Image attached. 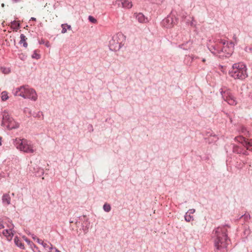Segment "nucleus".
Wrapping results in <instances>:
<instances>
[{
    "instance_id": "1",
    "label": "nucleus",
    "mask_w": 252,
    "mask_h": 252,
    "mask_svg": "<svg viewBox=\"0 0 252 252\" xmlns=\"http://www.w3.org/2000/svg\"><path fill=\"white\" fill-rule=\"evenodd\" d=\"M227 230L224 226L219 227L214 231V246L215 252H227L228 239Z\"/></svg>"
},
{
    "instance_id": "2",
    "label": "nucleus",
    "mask_w": 252,
    "mask_h": 252,
    "mask_svg": "<svg viewBox=\"0 0 252 252\" xmlns=\"http://www.w3.org/2000/svg\"><path fill=\"white\" fill-rule=\"evenodd\" d=\"M247 68L245 65L238 63H234L229 71V74L235 79L243 80L248 76Z\"/></svg>"
},
{
    "instance_id": "3",
    "label": "nucleus",
    "mask_w": 252,
    "mask_h": 252,
    "mask_svg": "<svg viewBox=\"0 0 252 252\" xmlns=\"http://www.w3.org/2000/svg\"><path fill=\"white\" fill-rule=\"evenodd\" d=\"M125 39V36L121 33H118L114 35L109 41V49L111 51H117L120 49L122 45V41Z\"/></svg>"
},
{
    "instance_id": "4",
    "label": "nucleus",
    "mask_w": 252,
    "mask_h": 252,
    "mask_svg": "<svg viewBox=\"0 0 252 252\" xmlns=\"http://www.w3.org/2000/svg\"><path fill=\"white\" fill-rule=\"evenodd\" d=\"M1 126H6L8 129L11 130L18 128L19 124L16 122L12 117H10L7 112L4 111L2 115Z\"/></svg>"
},
{
    "instance_id": "5",
    "label": "nucleus",
    "mask_w": 252,
    "mask_h": 252,
    "mask_svg": "<svg viewBox=\"0 0 252 252\" xmlns=\"http://www.w3.org/2000/svg\"><path fill=\"white\" fill-rule=\"evenodd\" d=\"M220 93L224 101L227 102L229 104L235 105L237 104L235 98L228 90L221 91Z\"/></svg>"
},
{
    "instance_id": "6",
    "label": "nucleus",
    "mask_w": 252,
    "mask_h": 252,
    "mask_svg": "<svg viewBox=\"0 0 252 252\" xmlns=\"http://www.w3.org/2000/svg\"><path fill=\"white\" fill-rule=\"evenodd\" d=\"M18 143L19 145L17 146V148L19 149L21 151L28 153H33L34 152V150L31 145L28 144L25 142L21 141V139L19 140Z\"/></svg>"
},
{
    "instance_id": "7",
    "label": "nucleus",
    "mask_w": 252,
    "mask_h": 252,
    "mask_svg": "<svg viewBox=\"0 0 252 252\" xmlns=\"http://www.w3.org/2000/svg\"><path fill=\"white\" fill-rule=\"evenodd\" d=\"M229 44L231 46H229L228 45V43H227L226 45L221 47V49L220 50L221 51V53H224V55H222V56L228 57L231 55L234 49V44L231 41L230 42Z\"/></svg>"
},
{
    "instance_id": "8",
    "label": "nucleus",
    "mask_w": 252,
    "mask_h": 252,
    "mask_svg": "<svg viewBox=\"0 0 252 252\" xmlns=\"http://www.w3.org/2000/svg\"><path fill=\"white\" fill-rule=\"evenodd\" d=\"M177 22V19H174L171 15H168L166 18L162 21V25L166 28H169L172 27L173 24Z\"/></svg>"
},
{
    "instance_id": "9",
    "label": "nucleus",
    "mask_w": 252,
    "mask_h": 252,
    "mask_svg": "<svg viewBox=\"0 0 252 252\" xmlns=\"http://www.w3.org/2000/svg\"><path fill=\"white\" fill-rule=\"evenodd\" d=\"M25 98H29L33 101L37 99V94L36 92L33 89H30L26 87V90H25Z\"/></svg>"
},
{
    "instance_id": "10",
    "label": "nucleus",
    "mask_w": 252,
    "mask_h": 252,
    "mask_svg": "<svg viewBox=\"0 0 252 252\" xmlns=\"http://www.w3.org/2000/svg\"><path fill=\"white\" fill-rule=\"evenodd\" d=\"M235 139L239 142L242 143L245 147L248 145H250V141H247L246 139L242 136L237 137L235 138Z\"/></svg>"
},
{
    "instance_id": "11",
    "label": "nucleus",
    "mask_w": 252,
    "mask_h": 252,
    "mask_svg": "<svg viewBox=\"0 0 252 252\" xmlns=\"http://www.w3.org/2000/svg\"><path fill=\"white\" fill-rule=\"evenodd\" d=\"M118 5L120 4V2L122 5L123 7L130 8L132 6V4L131 1H129L127 0H121L118 1Z\"/></svg>"
},
{
    "instance_id": "12",
    "label": "nucleus",
    "mask_w": 252,
    "mask_h": 252,
    "mask_svg": "<svg viewBox=\"0 0 252 252\" xmlns=\"http://www.w3.org/2000/svg\"><path fill=\"white\" fill-rule=\"evenodd\" d=\"M192 43V42L189 40L186 43H184L179 45V47L184 50H187L191 49Z\"/></svg>"
},
{
    "instance_id": "13",
    "label": "nucleus",
    "mask_w": 252,
    "mask_h": 252,
    "mask_svg": "<svg viewBox=\"0 0 252 252\" xmlns=\"http://www.w3.org/2000/svg\"><path fill=\"white\" fill-rule=\"evenodd\" d=\"M2 201L3 204L9 205L10 204L11 198L8 193H5L2 195Z\"/></svg>"
},
{
    "instance_id": "14",
    "label": "nucleus",
    "mask_w": 252,
    "mask_h": 252,
    "mask_svg": "<svg viewBox=\"0 0 252 252\" xmlns=\"http://www.w3.org/2000/svg\"><path fill=\"white\" fill-rule=\"evenodd\" d=\"M44 248H48L51 251L50 252H60L58 250H57L56 248H53L52 247H50L49 245L47 243L44 242L43 241L41 240L40 243H39Z\"/></svg>"
},
{
    "instance_id": "15",
    "label": "nucleus",
    "mask_w": 252,
    "mask_h": 252,
    "mask_svg": "<svg viewBox=\"0 0 252 252\" xmlns=\"http://www.w3.org/2000/svg\"><path fill=\"white\" fill-rule=\"evenodd\" d=\"M136 19L140 22V23H144L147 20L144 16V15L141 13H139L136 15Z\"/></svg>"
},
{
    "instance_id": "16",
    "label": "nucleus",
    "mask_w": 252,
    "mask_h": 252,
    "mask_svg": "<svg viewBox=\"0 0 252 252\" xmlns=\"http://www.w3.org/2000/svg\"><path fill=\"white\" fill-rule=\"evenodd\" d=\"M14 243L15 244V245L19 247L20 249H25V247H24V244L22 243V242L21 241V240L19 239V238L18 237H15L14 238Z\"/></svg>"
},
{
    "instance_id": "17",
    "label": "nucleus",
    "mask_w": 252,
    "mask_h": 252,
    "mask_svg": "<svg viewBox=\"0 0 252 252\" xmlns=\"http://www.w3.org/2000/svg\"><path fill=\"white\" fill-rule=\"evenodd\" d=\"M3 234L5 236L11 238L12 236H13V233H12V230L11 229H5L3 231Z\"/></svg>"
},
{
    "instance_id": "18",
    "label": "nucleus",
    "mask_w": 252,
    "mask_h": 252,
    "mask_svg": "<svg viewBox=\"0 0 252 252\" xmlns=\"http://www.w3.org/2000/svg\"><path fill=\"white\" fill-rule=\"evenodd\" d=\"M212 47H213V50L217 53V54H221V51H220L221 49V47H220L219 45L217 44V45H212Z\"/></svg>"
},
{
    "instance_id": "19",
    "label": "nucleus",
    "mask_w": 252,
    "mask_h": 252,
    "mask_svg": "<svg viewBox=\"0 0 252 252\" xmlns=\"http://www.w3.org/2000/svg\"><path fill=\"white\" fill-rule=\"evenodd\" d=\"M1 100L2 101H5V100L8 99L9 97L8 96V94H7V93L6 91H3L1 93Z\"/></svg>"
},
{
    "instance_id": "20",
    "label": "nucleus",
    "mask_w": 252,
    "mask_h": 252,
    "mask_svg": "<svg viewBox=\"0 0 252 252\" xmlns=\"http://www.w3.org/2000/svg\"><path fill=\"white\" fill-rule=\"evenodd\" d=\"M111 208L110 205L108 203H105L103 205V209L106 212H110L111 210Z\"/></svg>"
},
{
    "instance_id": "21",
    "label": "nucleus",
    "mask_w": 252,
    "mask_h": 252,
    "mask_svg": "<svg viewBox=\"0 0 252 252\" xmlns=\"http://www.w3.org/2000/svg\"><path fill=\"white\" fill-rule=\"evenodd\" d=\"M11 24L13 26H15L14 28H13L15 30H18L20 28V24L16 21L14 20L11 22Z\"/></svg>"
},
{
    "instance_id": "22",
    "label": "nucleus",
    "mask_w": 252,
    "mask_h": 252,
    "mask_svg": "<svg viewBox=\"0 0 252 252\" xmlns=\"http://www.w3.org/2000/svg\"><path fill=\"white\" fill-rule=\"evenodd\" d=\"M185 219L187 222H189L193 220V217L189 214V215L188 213H186L185 215Z\"/></svg>"
},
{
    "instance_id": "23",
    "label": "nucleus",
    "mask_w": 252,
    "mask_h": 252,
    "mask_svg": "<svg viewBox=\"0 0 252 252\" xmlns=\"http://www.w3.org/2000/svg\"><path fill=\"white\" fill-rule=\"evenodd\" d=\"M37 50H35L34 51L33 54L32 56V59H39L40 58V55L38 54Z\"/></svg>"
},
{
    "instance_id": "24",
    "label": "nucleus",
    "mask_w": 252,
    "mask_h": 252,
    "mask_svg": "<svg viewBox=\"0 0 252 252\" xmlns=\"http://www.w3.org/2000/svg\"><path fill=\"white\" fill-rule=\"evenodd\" d=\"M22 89H24V86H21L20 88H18L16 89V91L14 93V94L15 95L19 96V92L22 90Z\"/></svg>"
},
{
    "instance_id": "25",
    "label": "nucleus",
    "mask_w": 252,
    "mask_h": 252,
    "mask_svg": "<svg viewBox=\"0 0 252 252\" xmlns=\"http://www.w3.org/2000/svg\"><path fill=\"white\" fill-rule=\"evenodd\" d=\"M27 38L26 37V36L24 34H21L20 35V41L19 43L20 44L23 43L24 42H26Z\"/></svg>"
},
{
    "instance_id": "26",
    "label": "nucleus",
    "mask_w": 252,
    "mask_h": 252,
    "mask_svg": "<svg viewBox=\"0 0 252 252\" xmlns=\"http://www.w3.org/2000/svg\"><path fill=\"white\" fill-rule=\"evenodd\" d=\"M25 90H26V87L24 86V89H22V91L19 92V96H20L24 98H25Z\"/></svg>"
},
{
    "instance_id": "27",
    "label": "nucleus",
    "mask_w": 252,
    "mask_h": 252,
    "mask_svg": "<svg viewBox=\"0 0 252 252\" xmlns=\"http://www.w3.org/2000/svg\"><path fill=\"white\" fill-rule=\"evenodd\" d=\"M241 131L243 133H244L246 135H247L249 134V131L247 130L246 128L244 126H241Z\"/></svg>"
},
{
    "instance_id": "28",
    "label": "nucleus",
    "mask_w": 252,
    "mask_h": 252,
    "mask_svg": "<svg viewBox=\"0 0 252 252\" xmlns=\"http://www.w3.org/2000/svg\"><path fill=\"white\" fill-rule=\"evenodd\" d=\"M88 19L90 22L93 23H95L97 22V20L96 19H95L94 17L92 16H89L88 17Z\"/></svg>"
},
{
    "instance_id": "29",
    "label": "nucleus",
    "mask_w": 252,
    "mask_h": 252,
    "mask_svg": "<svg viewBox=\"0 0 252 252\" xmlns=\"http://www.w3.org/2000/svg\"><path fill=\"white\" fill-rule=\"evenodd\" d=\"M246 148L248 150L252 152V139L250 140V145H248Z\"/></svg>"
},
{
    "instance_id": "30",
    "label": "nucleus",
    "mask_w": 252,
    "mask_h": 252,
    "mask_svg": "<svg viewBox=\"0 0 252 252\" xmlns=\"http://www.w3.org/2000/svg\"><path fill=\"white\" fill-rule=\"evenodd\" d=\"M32 237V238L34 240H36V242L38 243H40V241H41V240L40 239H39L38 238H37L35 235H34V234H31Z\"/></svg>"
},
{
    "instance_id": "31",
    "label": "nucleus",
    "mask_w": 252,
    "mask_h": 252,
    "mask_svg": "<svg viewBox=\"0 0 252 252\" xmlns=\"http://www.w3.org/2000/svg\"><path fill=\"white\" fill-rule=\"evenodd\" d=\"M62 33H64L66 32V29L65 28V24H62Z\"/></svg>"
},
{
    "instance_id": "32",
    "label": "nucleus",
    "mask_w": 252,
    "mask_h": 252,
    "mask_svg": "<svg viewBox=\"0 0 252 252\" xmlns=\"http://www.w3.org/2000/svg\"><path fill=\"white\" fill-rule=\"evenodd\" d=\"M209 50L212 53H213L214 55H216L217 53L213 50V47H212V46L211 47H209V46H208Z\"/></svg>"
},
{
    "instance_id": "33",
    "label": "nucleus",
    "mask_w": 252,
    "mask_h": 252,
    "mask_svg": "<svg viewBox=\"0 0 252 252\" xmlns=\"http://www.w3.org/2000/svg\"><path fill=\"white\" fill-rule=\"evenodd\" d=\"M219 42L220 44L222 45L223 46L226 45V41L224 40L220 39V40H219Z\"/></svg>"
},
{
    "instance_id": "34",
    "label": "nucleus",
    "mask_w": 252,
    "mask_h": 252,
    "mask_svg": "<svg viewBox=\"0 0 252 252\" xmlns=\"http://www.w3.org/2000/svg\"><path fill=\"white\" fill-rule=\"evenodd\" d=\"M25 241H26L28 244H33V245H34V247H36L35 245H34V244L32 243V242H31V241L29 239H28L27 238H25Z\"/></svg>"
},
{
    "instance_id": "35",
    "label": "nucleus",
    "mask_w": 252,
    "mask_h": 252,
    "mask_svg": "<svg viewBox=\"0 0 252 252\" xmlns=\"http://www.w3.org/2000/svg\"><path fill=\"white\" fill-rule=\"evenodd\" d=\"M195 211V210L194 209H189L187 213H189V215L191 214H193Z\"/></svg>"
},
{
    "instance_id": "36",
    "label": "nucleus",
    "mask_w": 252,
    "mask_h": 252,
    "mask_svg": "<svg viewBox=\"0 0 252 252\" xmlns=\"http://www.w3.org/2000/svg\"><path fill=\"white\" fill-rule=\"evenodd\" d=\"M242 217L244 218L245 219H248V218H250V216L249 215H246L245 214L244 215H243Z\"/></svg>"
},
{
    "instance_id": "37",
    "label": "nucleus",
    "mask_w": 252,
    "mask_h": 252,
    "mask_svg": "<svg viewBox=\"0 0 252 252\" xmlns=\"http://www.w3.org/2000/svg\"><path fill=\"white\" fill-rule=\"evenodd\" d=\"M88 128L90 129V131H94L93 127V126L92 125H89V127Z\"/></svg>"
},
{
    "instance_id": "38",
    "label": "nucleus",
    "mask_w": 252,
    "mask_h": 252,
    "mask_svg": "<svg viewBox=\"0 0 252 252\" xmlns=\"http://www.w3.org/2000/svg\"><path fill=\"white\" fill-rule=\"evenodd\" d=\"M23 46L25 48H27L28 47V43L27 42H24L23 43Z\"/></svg>"
},
{
    "instance_id": "39",
    "label": "nucleus",
    "mask_w": 252,
    "mask_h": 252,
    "mask_svg": "<svg viewBox=\"0 0 252 252\" xmlns=\"http://www.w3.org/2000/svg\"><path fill=\"white\" fill-rule=\"evenodd\" d=\"M39 172H40L39 173V174L38 175V176L40 175V174H43V169H40Z\"/></svg>"
},
{
    "instance_id": "40",
    "label": "nucleus",
    "mask_w": 252,
    "mask_h": 252,
    "mask_svg": "<svg viewBox=\"0 0 252 252\" xmlns=\"http://www.w3.org/2000/svg\"><path fill=\"white\" fill-rule=\"evenodd\" d=\"M192 21L191 22H190V25L191 26H195V25H194L193 22V17H192Z\"/></svg>"
},
{
    "instance_id": "41",
    "label": "nucleus",
    "mask_w": 252,
    "mask_h": 252,
    "mask_svg": "<svg viewBox=\"0 0 252 252\" xmlns=\"http://www.w3.org/2000/svg\"><path fill=\"white\" fill-rule=\"evenodd\" d=\"M45 43L44 40L42 39L40 41H39L40 44H44Z\"/></svg>"
},
{
    "instance_id": "42",
    "label": "nucleus",
    "mask_w": 252,
    "mask_h": 252,
    "mask_svg": "<svg viewBox=\"0 0 252 252\" xmlns=\"http://www.w3.org/2000/svg\"><path fill=\"white\" fill-rule=\"evenodd\" d=\"M45 45L46 47H48L49 46V41H47L46 43H45Z\"/></svg>"
},
{
    "instance_id": "43",
    "label": "nucleus",
    "mask_w": 252,
    "mask_h": 252,
    "mask_svg": "<svg viewBox=\"0 0 252 252\" xmlns=\"http://www.w3.org/2000/svg\"><path fill=\"white\" fill-rule=\"evenodd\" d=\"M65 26H67V29H68V30H70V29H71V26H70V25H67V24H65Z\"/></svg>"
},
{
    "instance_id": "44",
    "label": "nucleus",
    "mask_w": 252,
    "mask_h": 252,
    "mask_svg": "<svg viewBox=\"0 0 252 252\" xmlns=\"http://www.w3.org/2000/svg\"><path fill=\"white\" fill-rule=\"evenodd\" d=\"M233 39L235 41H237V37H236V35H234V36H233Z\"/></svg>"
},
{
    "instance_id": "45",
    "label": "nucleus",
    "mask_w": 252,
    "mask_h": 252,
    "mask_svg": "<svg viewBox=\"0 0 252 252\" xmlns=\"http://www.w3.org/2000/svg\"><path fill=\"white\" fill-rule=\"evenodd\" d=\"M30 20L35 21H36V18H34V17H32V18H31V20Z\"/></svg>"
},
{
    "instance_id": "46",
    "label": "nucleus",
    "mask_w": 252,
    "mask_h": 252,
    "mask_svg": "<svg viewBox=\"0 0 252 252\" xmlns=\"http://www.w3.org/2000/svg\"><path fill=\"white\" fill-rule=\"evenodd\" d=\"M74 222V220H71V219H70V220H69V222H70V223H73Z\"/></svg>"
},
{
    "instance_id": "47",
    "label": "nucleus",
    "mask_w": 252,
    "mask_h": 252,
    "mask_svg": "<svg viewBox=\"0 0 252 252\" xmlns=\"http://www.w3.org/2000/svg\"><path fill=\"white\" fill-rule=\"evenodd\" d=\"M197 57L195 56L192 57V61L194 59H197Z\"/></svg>"
},
{
    "instance_id": "48",
    "label": "nucleus",
    "mask_w": 252,
    "mask_h": 252,
    "mask_svg": "<svg viewBox=\"0 0 252 252\" xmlns=\"http://www.w3.org/2000/svg\"><path fill=\"white\" fill-rule=\"evenodd\" d=\"M249 97L252 100V93H251L249 95Z\"/></svg>"
},
{
    "instance_id": "49",
    "label": "nucleus",
    "mask_w": 252,
    "mask_h": 252,
    "mask_svg": "<svg viewBox=\"0 0 252 252\" xmlns=\"http://www.w3.org/2000/svg\"><path fill=\"white\" fill-rule=\"evenodd\" d=\"M4 228V226L2 224L0 223V228Z\"/></svg>"
},
{
    "instance_id": "50",
    "label": "nucleus",
    "mask_w": 252,
    "mask_h": 252,
    "mask_svg": "<svg viewBox=\"0 0 252 252\" xmlns=\"http://www.w3.org/2000/svg\"><path fill=\"white\" fill-rule=\"evenodd\" d=\"M1 139H2V138L1 137H0V146L1 145Z\"/></svg>"
},
{
    "instance_id": "51",
    "label": "nucleus",
    "mask_w": 252,
    "mask_h": 252,
    "mask_svg": "<svg viewBox=\"0 0 252 252\" xmlns=\"http://www.w3.org/2000/svg\"><path fill=\"white\" fill-rule=\"evenodd\" d=\"M15 2H17L19 1H20L21 0H13Z\"/></svg>"
},
{
    "instance_id": "52",
    "label": "nucleus",
    "mask_w": 252,
    "mask_h": 252,
    "mask_svg": "<svg viewBox=\"0 0 252 252\" xmlns=\"http://www.w3.org/2000/svg\"><path fill=\"white\" fill-rule=\"evenodd\" d=\"M206 61V60L205 59H202V62H205Z\"/></svg>"
},
{
    "instance_id": "53",
    "label": "nucleus",
    "mask_w": 252,
    "mask_h": 252,
    "mask_svg": "<svg viewBox=\"0 0 252 252\" xmlns=\"http://www.w3.org/2000/svg\"><path fill=\"white\" fill-rule=\"evenodd\" d=\"M244 154L247 155L248 154L247 152L246 151L245 153H244Z\"/></svg>"
},
{
    "instance_id": "54",
    "label": "nucleus",
    "mask_w": 252,
    "mask_h": 252,
    "mask_svg": "<svg viewBox=\"0 0 252 252\" xmlns=\"http://www.w3.org/2000/svg\"><path fill=\"white\" fill-rule=\"evenodd\" d=\"M14 195H15V194H14V193H12V196H14Z\"/></svg>"
},
{
    "instance_id": "55",
    "label": "nucleus",
    "mask_w": 252,
    "mask_h": 252,
    "mask_svg": "<svg viewBox=\"0 0 252 252\" xmlns=\"http://www.w3.org/2000/svg\"><path fill=\"white\" fill-rule=\"evenodd\" d=\"M250 50H252V47L250 48Z\"/></svg>"
}]
</instances>
